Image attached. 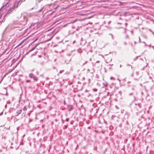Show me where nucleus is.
<instances>
[{"instance_id":"nucleus-1","label":"nucleus","mask_w":154,"mask_h":154,"mask_svg":"<svg viewBox=\"0 0 154 154\" xmlns=\"http://www.w3.org/2000/svg\"><path fill=\"white\" fill-rule=\"evenodd\" d=\"M25 0H17V1L15 2L14 3V5L13 6V8H11V9H10L5 14V15H7L9 14L14 9L17 8L18 5V4L20 1L22 2H24L25 1Z\"/></svg>"},{"instance_id":"nucleus-2","label":"nucleus","mask_w":154,"mask_h":154,"mask_svg":"<svg viewBox=\"0 0 154 154\" xmlns=\"http://www.w3.org/2000/svg\"><path fill=\"white\" fill-rule=\"evenodd\" d=\"M22 112V109H18L16 112V114L15 115V116H17L20 114Z\"/></svg>"},{"instance_id":"nucleus-3","label":"nucleus","mask_w":154,"mask_h":154,"mask_svg":"<svg viewBox=\"0 0 154 154\" xmlns=\"http://www.w3.org/2000/svg\"><path fill=\"white\" fill-rule=\"evenodd\" d=\"M34 75L32 73L29 74V77L31 78H33L34 77Z\"/></svg>"},{"instance_id":"nucleus-4","label":"nucleus","mask_w":154,"mask_h":154,"mask_svg":"<svg viewBox=\"0 0 154 154\" xmlns=\"http://www.w3.org/2000/svg\"><path fill=\"white\" fill-rule=\"evenodd\" d=\"M33 79L35 81H37L38 80V78L36 76H34V77H33Z\"/></svg>"},{"instance_id":"nucleus-5","label":"nucleus","mask_w":154,"mask_h":154,"mask_svg":"<svg viewBox=\"0 0 154 154\" xmlns=\"http://www.w3.org/2000/svg\"><path fill=\"white\" fill-rule=\"evenodd\" d=\"M43 0H37V1H36V3H40L41 1H43Z\"/></svg>"},{"instance_id":"nucleus-6","label":"nucleus","mask_w":154,"mask_h":154,"mask_svg":"<svg viewBox=\"0 0 154 154\" xmlns=\"http://www.w3.org/2000/svg\"><path fill=\"white\" fill-rule=\"evenodd\" d=\"M43 7L40 10H39L38 11V12H41V11H42V10L43 9Z\"/></svg>"},{"instance_id":"nucleus-7","label":"nucleus","mask_w":154,"mask_h":154,"mask_svg":"<svg viewBox=\"0 0 154 154\" xmlns=\"http://www.w3.org/2000/svg\"><path fill=\"white\" fill-rule=\"evenodd\" d=\"M36 46H35L34 47H33L32 49L31 50H30V51H33V50H34V49L35 48H36Z\"/></svg>"},{"instance_id":"nucleus-8","label":"nucleus","mask_w":154,"mask_h":154,"mask_svg":"<svg viewBox=\"0 0 154 154\" xmlns=\"http://www.w3.org/2000/svg\"><path fill=\"white\" fill-rule=\"evenodd\" d=\"M23 110L24 111H26V106H24L23 108Z\"/></svg>"},{"instance_id":"nucleus-9","label":"nucleus","mask_w":154,"mask_h":154,"mask_svg":"<svg viewBox=\"0 0 154 154\" xmlns=\"http://www.w3.org/2000/svg\"><path fill=\"white\" fill-rule=\"evenodd\" d=\"M72 108L71 107H70L69 108L68 110L69 111H70L71 110H72Z\"/></svg>"},{"instance_id":"nucleus-10","label":"nucleus","mask_w":154,"mask_h":154,"mask_svg":"<svg viewBox=\"0 0 154 154\" xmlns=\"http://www.w3.org/2000/svg\"><path fill=\"white\" fill-rule=\"evenodd\" d=\"M138 56H137V57L135 58L134 59V60H136L138 58Z\"/></svg>"},{"instance_id":"nucleus-11","label":"nucleus","mask_w":154,"mask_h":154,"mask_svg":"<svg viewBox=\"0 0 154 154\" xmlns=\"http://www.w3.org/2000/svg\"><path fill=\"white\" fill-rule=\"evenodd\" d=\"M64 71L63 70H60V73H61L63 71Z\"/></svg>"},{"instance_id":"nucleus-12","label":"nucleus","mask_w":154,"mask_h":154,"mask_svg":"<svg viewBox=\"0 0 154 154\" xmlns=\"http://www.w3.org/2000/svg\"><path fill=\"white\" fill-rule=\"evenodd\" d=\"M58 6H57L56 7H54V9H56L58 7Z\"/></svg>"},{"instance_id":"nucleus-13","label":"nucleus","mask_w":154,"mask_h":154,"mask_svg":"<svg viewBox=\"0 0 154 154\" xmlns=\"http://www.w3.org/2000/svg\"><path fill=\"white\" fill-rule=\"evenodd\" d=\"M109 34V35H111L112 38V39H113V35H112V34Z\"/></svg>"},{"instance_id":"nucleus-14","label":"nucleus","mask_w":154,"mask_h":154,"mask_svg":"<svg viewBox=\"0 0 154 154\" xmlns=\"http://www.w3.org/2000/svg\"><path fill=\"white\" fill-rule=\"evenodd\" d=\"M30 82V80H27L26 81V82Z\"/></svg>"},{"instance_id":"nucleus-15","label":"nucleus","mask_w":154,"mask_h":154,"mask_svg":"<svg viewBox=\"0 0 154 154\" xmlns=\"http://www.w3.org/2000/svg\"><path fill=\"white\" fill-rule=\"evenodd\" d=\"M66 121L67 122H68L69 121V119L68 118L66 119Z\"/></svg>"},{"instance_id":"nucleus-16","label":"nucleus","mask_w":154,"mask_h":154,"mask_svg":"<svg viewBox=\"0 0 154 154\" xmlns=\"http://www.w3.org/2000/svg\"><path fill=\"white\" fill-rule=\"evenodd\" d=\"M133 94V93H130V94H129V95H130V96H131V95H132Z\"/></svg>"},{"instance_id":"nucleus-17","label":"nucleus","mask_w":154,"mask_h":154,"mask_svg":"<svg viewBox=\"0 0 154 154\" xmlns=\"http://www.w3.org/2000/svg\"><path fill=\"white\" fill-rule=\"evenodd\" d=\"M128 38V35H127L126 37V38Z\"/></svg>"},{"instance_id":"nucleus-18","label":"nucleus","mask_w":154,"mask_h":154,"mask_svg":"<svg viewBox=\"0 0 154 154\" xmlns=\"http://www.w3.org/2000/svg\"><path fill=\"white\" fill-rule=\"evenodd\" d=\"M111 22V21H109L108 23L109 24H110V23Z\"/></svg>"},{"instance_id":"nucleus-19","label":"nucleus","mask_w":154,"mask_h":154,"mask_svg":"<svg viewBox=\"0 0 154 154\" xmlns=\"http://www.w3.org/2000/svg\"><path fill=\"white\" fill-rule=\"evenodd\" d=\"M93 90L95 91H97V89H93Z\"/></svg>"},{"instance_id":"nucleus-20","label":"nucleus","mask_w":154,"mask_h":154,"mask_svg":"<svg viewBox=\"0 0 154 154\" xmlns=\"http://www.w3.org/2000/svg\"><path fill=\"white\" fill-rule=\"evenodd\" d=\"M124 43L125 45H127V43L126 42H125Z\"/></svg>"},{"instance_id":"nucleus-21","label":"nucleus","mask_w":154,"mask_h":154,"mask_svg":"<svg viewBox=\"0 0 154 154\" xmlns=\"http://www.w3.org/2000/svg\"><path fill=\"white\" fill-rule=\"evenodd\" d=\"M44 63V62H42V63H41V64L42 65Z\"/></svg>"},{"instance_id":"nucleus-22","label":"nucleus","mask_w":154,"mask_h":154,"mask_svg":"<svg viewBox=\"0 0 154 154\" xmlns=\"http://www.w3.org/2000/svg\"><path fill=\"white\" fill-rule=\"evenodd\" d=\"M3 114V113L2 112L0 114V116L2 115Z\"/></svg>"},{"instance_id":"nucleus-23","label":"nucleus","mask_w":154,"mask_h":154,"mask_svg":"<svg viewBox=\"0 0 154 154\" xmlns=\"http://www.w3.org/2000/svg\"><path fill=\"white\" fill-rule=\"evenodd\" d=\"M143 37H144L145 38H146V36H144Z\"/></svg>"},{"instance_id":"nucleus-24","label":"nucleus","mask_w":154,"mask_h":154,"mask_svg":"<svg viewBox=\"0 0 154 154\" xmlns=\"http://www.w3.org/2000/svg\"><path fill=\"white\" fill-rule=\"evenodd\" d=\"M99 61H97L96 63H99Z\"/></svg>"},{"instance_id":"nucleus-25","label":"nucleus","mask_w":154,"mask_h":154,"mask_svg":"<svg viewBox=\"0 0 154 154\" xmlns=\"http://www.w3.org/2000/svg\"><path fill=\"white\" fill-rule=\"evenodd\" d=\"M139 41L140 42V37H139Z\"/></svg>"},{"instance_id":"nucleus-26","label":"nucleus","mask_w":154,"mask_h":154,"mask_svg":"<svg viewBox=\"0 0 154 154\" xmlns=\"http://www.w3.org/2000/svg\"><path fill=\"white\" fill-rule=\"evenodd\" d=\"M33 62L34 63H36V61L35 60H34V61H33Z\"/></svg>"},{"instance_id":"nucleus-27","label":"nucleus","mask_w":154,"mask_h":154,"mask_svg":"<svg viewBox=\"0 0 154 154\" xmlns=\"http://www.w3.org/2000/svg\"><path fill=\"white\" fill-rule=\"evenodd\" d=\"M23 41H22V42L20 43V44H22V43H23Z\"/></svg>"},{"instance_id":"nucleus-28","label":"nucleus","mask_w":154,"mask_h":154,"mask_svg":"<svg viewBox=\"0 0 154 154\" xmlns=\"http://www.w3.org/2000/svg\"><path fill=\"white\" fill-rule=\"evenodd\" d=\"M118 24H121V23H118Z\"/></svg>"},{"instance_id":"nucleus-29","label":"nucleus","mask_w":154,"mask_h":154,"mask_svg":"<svg viewBox=\"0 0 154 154\" xmlns=\"http://www.w3.org/2000/svg\"><path fill=\"white\" fill-rule=\"evenodd\" d=\"M122 66L121 65H120V67H122Z\"/></svg>"},{"instance_id":"nucleus-30","label":"nucleus","mask_w":154,"mask_h":154,"mask_svg":"<svg viewBox=\"0 0 154 154\" xmlns=\"http://www.w3.org/2000/svg\"><path fill=\"white\" fill-rule=\"evenodd\" d=\"M109 66H112V65H113V64H112V65L109 64Z\"/></svg>"},{"instance_id":"nucleus-31","label":"nucleus","mask_w":154,"mask_h":154,"mask_svg":"<svg viewBox=\"0 0 154 154\" xmlns=\"http://www.w3.org/2000/svg\"><path fill=\"white\" fill-rule=\"evenodd\" d=\"M111 69V67H109V69Z\"/></svg>"},{"instance_id":"nucleus-32","label":"nucleus","mask_w":154,"mask_h":154,"mask_svg":"<svg viewBox=\"0 0 154 154\" xmlns=\"http://www.w3.org/2000/svg\"><path fill=\"white\" fill-rule=\"evenodd\" d=\"M6 107H7V105H5V108H6Z\"/></svg>"},{"instance_id":"nucleus-33","label":"nucleus","mask_w":154,"mask_h":154,"mask_svg":"<svg viewBox=\"0 0 154 154\" xmlns=\"http://www.w3.org/2000/svg\"><path fill=\"white\" fill-rule=\"evenodd\" d=\"M125 25L126 26H127V23H125Z\"/></svg>"},{"instance_id":"nucleus-34","label":"nucleus","mask_w":154,"mask_h":154,"mask_svg":"<svg viewBox=\"0 0 154 154\" xmlns=\"http://www.w3.org/2000/svg\"><path fill=\"white\" fill-rule=\"evenodd\" d=\"M128 83H130V82L128 81Z\"/></svg>"},{"instance_id":"nucleus-35","label":"nucleus","mask_w":154,"mask_h":154,"mask_svg":"<svg viewBox=\"0 0 154 154\" xmlns=\"http://www.w3.org/2000/svg\"><path fill=\"white\" fill-rule=\"evenodd\" d=\"M143 43H145V42H143Z\"/></svg>"}]
</instances>
